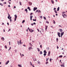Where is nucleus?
I'll return each mask as SVG.
<instances>
[{
	"label": "nucleus",
	"instance_id": "32",
	"mask_svg": "<svg viewBox=\"0 0 67 67\" xmlns=\"http://www.w3.org/2000/svg\"><path fill=\"white\" fill-rule=\"evenodd\" d=\"M46 54L47 53H44L43 54V55H44V56H46Z\"/></svg>",
	"mask_w": 67,
	"mask_h": 67
},
{
	"label": "nucleus",
	"instance_id": "7",
	"mask_svg": "<svg viewBox=\"0 0 67 67\" xmlns=\"http://www.w3.org/2000/svg\"><path fill=\"white\" fill-rule=\"evenodd\" d=\"M59 30L60 31V32L61 33H62V32H63V30H62V29H59Z\"/></svg>",
	"mask_w": 67,
	"mask_h": 67
},
{
	"label": "nucleus",
	"instance_id": "25",
	"mask_svg": "<svg viewBox=\"0 0 67 67\" xmlns=\"http://www.w3.org/2000/svg\"><path fill=\"white\" fill-rule=\"evenodd\" d=\"M31 48H32V47H29V51H30V50H31Z\"/></svg>",
	"mask_w": 67,
	"mask_h": 67
},
{
	"label": "nucleus",
	"instance_id": "11",
	"mask_svg": "<svg viewBox=\"0 0 67 67\" xmlns=\"http://www.w3.org/2000/svg\"><path fill=\"white\" fill-rule=\"evenodd\" d=\"M1 39L3 41H4V37H2L1 38Z\"/></svg>",
	"mask_w": 67,
	"mask_h": 67
},
{
	"label": "nucleus",
	"instance_id": "12",
	"mask_svg": "<svg viewBox=\"0 0 67 67\" xmlns=\"http://www.w3.org/2000/svg\"><path fill=\"white\" fill-rule=\"evenodd\" d=\"M51 1L52 3V4H54V1L53 0H51Z\"/></svg>",
	"mask_w": 67,
	"mask_h": 67
},
{
	"label": "nucleus",
	"instance_id": "48",
	"mask_svg": "<svg viewBox=\"0 0 67 67\" xmlns=\"http://www.w3.org/2000/svg\"><path fill=\"white\" fill-rule=\"evenodd\" d=\"M52 59V58H50V62H51V61H52V60L51 59Z\"/></svg>",
	"mask_w": 67,
	"mask_h": 67
},
{
	"label": "nucleus",
	"instance_id": "20",
	"mask_svg": "<svg viewBox=\"0 0 67 67\" xmlns=\"http://www.w3.org/2000/svg\"><path fill=\"white\" fill-rule=\"evenodd\" d=\"M19 42H20V44H21L22 43H23L21 42V40H20Z\"/></svg>",
	"mask_w": 67,
	"mask_h": 67
},
{
	"label": "nucleus",
	"instance_id": "61",
	"mask_svg": "<svg viewBox=\"0 0 67 67\" xmlns=\"http://www.w3.org/2000/svg\"><path fill=\"white\" fill-rule=\"evenodd\" d=\"M7 24L8 25H9V23H7Z\"/></svg>",
	"mask_w": 67,
	"mask_h": 67
},
{
	"label": "nucleus",
	"instance_id": "21",
	"mask_svg": "<svg viewBox=\"0 0 67 67\" xmlns=\"http://www.w3.org/2000/svg\"><path fill=\"white\" fill-rule=\"evenodd\" d=\"M30 65L32 66V65H33L32 64V62H30Z\"/></svg>",
	"mask_w": 67,
	"mask_h": 67
},
{
	"label": "nucleus",
	"instance_id": "23",
	"mask_svg": "<svg viewBox=\"0 0 67 67\" xmlns=\"http://www.w3.org/2000/svg\"><path fill=\"white\" fill-rule=\"evenodd\" d=\"M25 22V20H24L22 22V23H24Z\"/></svg>",
	"mask_w": 67,
	"mask_h": 67
},
{
	"label": "nucleus",
	"instance_id": "6",
	"mask_svg": "<svg viewBox=\"0 0 67 67\" xmlns=\"http://www.w3.org/2000/svg\"><path fill=\"white\" fill-rule=\"evenodd\" d=\"M50 54H51V52L49 51L48 53V56H50Z\"/></svg>",
	"mask_w": 67,
	"mask_h": 67
},
{
	"label": "nucleus",
	"instance_id": "1",
	"mask_svg": "<svg viewBox=\"0 0 67 67\" xmlns=\"http://www.w3.org/2000/svg\"><path fill=\"white\" fill-rule=\"evenodd\" d=\"M60 32H58V35L59 36V37H60Z\"/></svg>",
	"mask_w": 67,
	"mask_h": 67
},
{
	"label": "nucleus",
	"instance_id": "9",
	"mask_svg": "<svg viewBox=\"0 0 67 67\" xmlns=\"http://www.w3.org/2000/svg\"><path fill=\"white\" fill-rule=\"evenodd\" d=\"M10 15L9 14L8 16V19H10Z\"/></svg>",
	"mask_w": 67,
	"mask_h": 67
},
{
	"label": "nucleus",
	"instance_id": "22",
	"mask_svg": "<svg viewBox=\"0 0 67 67\" xmlns=\"http://www.w3.org/2000/svg\"><path fill=\"white\" fill-rule=\"evenodd\" d=\"M37 48V50H38V52H40V49L39 48Z\"/></svg>",
	"mask_w": 67,
	"mask_h": 67
},
{
	"label": "nucleus",
	"instance_id": "17",
	"mask_svg": "<svg viewBox=\"0 0 67 67\" xmlns=\"http://www.w3.org/2000/svg\"><path fill=\"white\" fill-rule=\"evenodd\" d=\"M61 67H65V66H64V65H61Z\"/></svg>",
	"mask_w": 67,
	"mask_h": 67
},
{
	"label": "nucleus",
	"instance_id": "41",
	"mask_svg": "<svg viewBox=\"0 0 67 67\" xmlns=\"http://www.w3.org/2000/svg\"><path fill=\"white\" fill-rule=\"evenodd\" d=\"M38 10H37L36 12H36H38Z\"/></svg>",
	"mask_w": 67,
	"mask_h": 67
},
{
	"label": "nucleus",
	"instance_id": "39",
	"mask_svg": "<svg viewBox=\"0 0 67 67\" xmlns=\"http://www.w3.org/2000/svg\"><path fill=\"white\" fill-rule=\"evenodd\" d=\"M38 12H40V13H41V11L40 10H39L38 11Z\"/></svg>",
	"mask_w": 67,
	"mask_h": 67
},
{
	"label": "nucleus",
	"instance_id": "63",
	"mask_svg": "<svg viewBox=\"0 0 67 67\" xmlns=\"http://www.w3.org/2000/svg\"><path fill=\"white\" fill-rule=\"evenodd\" d=\"M12 17H10V19H11V18H12Z\"/></svg>",
	"mask_w": 67,
	"mask_h": 67
},
{
	"label": "nucleus",
	"instance_id": "44",
	"mask_svg": "<svg viewBox=\"0 0 67 67\" xmlns=\"http://www.w3.org/2000/svg\"><path fill=\"white\" fill-rule=\"evenodd\" d=\"M34 61H36L37 60L36 59H35V60H34V59H33Z\"/></svg>",
	"mask_w": 67,
	"mask_h": 67
},
{
	"label": "nucleus",
	"instance_id": "29",
	"mask_svg": "<svg viewBox=\"0 0 67 67\" xmlns=\"http://www.w3.org/2000/svg\"><path fill=\"white\" fill-rule=\"evenodd\" d=\"M59 57H63V55H60Z\"/></svg>",
	"mask_w": 67,
	"mask_h": 67
},
{
	"label": "nucleus",
	"instance_id": "15",
	"mask_svg": "<svg viewBox=\"0 0 67 67\" xmlns=\"http://www.w3.org/2000/svg\"><path fill=\"white\" fill-rule=\"evenodd\" d=\"M44 53H47V52H46V50H45L44 51Z\"/></svg>",
	"mask_w": 67,
	"mask_h": 67
},
{
	"label": "nucleus",
	"instance_id": "35",
	"mask_svg": "<svg viewBox=\"0 0 67 67\" xmlns=\"http://www.w3.org/2000/svg\"><path fill=\"white\" fill-rule=\"evenodd\" d=\"M44 19L45 20H46V17H44Z\"/></svg>",
	"mask_w": 67,
	"mask_h": 67
},
{
	"label": "nucleus",
	"instance_id": "45",
	"mask_svg": "<svg viewBox=\"0 0 67 67\" xmlns=\"http://www.w3.org/2000/svg\"><path fill=\"white\" fill-rule=\"evenodd\" d=\"M56 8H54V10H56Z\"/></svg>",
	"mask_w": 67,
	"mask_h": 67
},
{
	"label": "nucleus",
	"instance_id": "52",
	"mask_svg": "<svg viewBox=\"0 0 67 67\" xmlns=\"http://www.w3.org/2000/svg\"><path fill=\"white\" fill-rule=\"evenodd\" d=\"M9 2V4H11V2Z\"/></svg>",
	"mask_w": 67,
	"mask_h": 67
},
{
	"label": "nucleus",
	"instance_id": "28",
	"mask_svg": "<svg viewBox=\"0 0 67 67\" xmlns=\"http://www.w3.org/2000/svg\"><path fill=\"white\" fill-rule=\"evenodd\" d=\"M46 62H47L48 61V59H48V58H46Z\"/></svg>",
	"mask_w": 67,
	"mask_h": 67
},
{
	"label": "nucleus",
	"instance_id": "3",
	"mask_svg": "<svg viewBox=\"0 0 67 67\" xmlns=\"http://www.w3.org/2000/svg\"><path fill=\"white\" fill-rule=\"evenodd\" d=\"M37 9V7H34V11H35Z\"/></svg>",
	"mask_w": 67,
	"mask_h": 67
},
{
	"label": "nucleus",
	"instance_id": "4",
	"mask_svg": "<svg viewBox=\"0 0 67 67\" xmlns=\"http://www.w3.org/2000/svg\"><path fill=\"white\" fill-rule=\"evenodd\" d=\"M29 4L30 5H31L32 4V3L30 2H29Z\"/></svg>",
	"mask_w": 67,
	"mask_h": 67
},
{
	"label": "nucleus",
	"instance_id": "18",
	"mask_svg": "<svg viewBox=\"0 0 67 67\" xmlns=\"http://www.w3.org/2000/svg\"><path fill=\"white\" fill-rule=\"evenodd\" d=\"M14 16H15V18H17V15H14Z\"/></svg>",
	"mask_w": 67,
	"mask_h": 67
},
{
	"label": "nucleus",
	"instance_id": "60",
	"mask_svg": "<svg viewBox=\"0 0 67 67\" xmlns=\"http://www.w3.org/2000/svg\"><path fill=\"white\" fill-rule=\"evenodd\" d=\"M40 18H41V19H42V16H40Z\"/></svg>",
	"mask_w": 67,
	"mask_h": 67
},
{
	"label": "nucleus",
	"instance_id": "54",
	"mask_svg": "<svg viewBox=\"0 0 67 67\" xmlns=\"http://www.w3.org/2000/svg\"><path fill=\"white\" fill-rule=\"evenodd\" d=\"M46 23H47L48 24H49V22H48V21L46 22Z\"/></svg>",
	"mask_w": 67,
	"mask_h": 67
},
{
	"label": "nucleus",
	"instance_id": "37",
	"mask_svg": "<svg viewBox=\"0 0 67 67\" xmlns=\"http://www.w3.org/2000/svg\"><path fill=\"white\" fill-rule=\"evenodd\" d=\"M30 8L29 7H28L27 8V9H30Z\"/></svg>",
	"mask_w": 67,
	"mask_h": 67
},
{
	"label": "nucleus",
	"instance_id": "40",
	"mask_svg": "<svg viewBox=\"0 0 67 67\" xmlns=\"http://www.w3.org/2000/svg\"><path fill=\"white\" fill-rule=\"evenodd\" d=\"M28 30H29V31H30V30L31 29H30V28H29V27H28Z\"/></svg>",
	"mask_w": 67,
	"mask_h": 67
},
{
	"label": "nucleus",
	"instance_id": "50",
	"mask_svg": "<svg viewBox=\"0 0 67 67\" xmlns=\"http://www.w3.org/2000/svg\"><path fill=\"white\" fill-rule=\"evenodd\" d=\"M31 25H32V26H33V25H34V24H31Z\"/></svg>",
	"mask_w": 67,
	"mask_h": 67
},
{
	"label": "nucleus",
	"instance_id": "49",
	"mask_svg": "<svg viewBox=\"0 0 67 67\" xmlns=\"http://www.w3.org/2000/svg\"><path fill=\"white\" fill-rule=\"evenodd\" d=\"M40 47H41V48H42V45H40Z\"/></svg>",
	"mask_w": 67,
	"mask_h": 67
},
{
	"label": "nucleus",
	"instance_id": "43",
	"mask_svg": "<svg viewBox=\"0 0 67 67\" xmlns=\"http://www.w3.org/2000/svg\"><path fill=\"white\" fill-rule=\"evenodd\" d=\"M16 19L17 18H14V21H16Z\"/></svg>",
	"mask_w": 67,
	"mask_h": 67
},
{
	"label": "nucleus",
	"instance_id": "42",
	"mask_svg": "<svg viewBox=\"0 0 67 67\" xmlns=\"http://www.w3.org/2000/svg\"><path fill=\"white\" fill-rule=\"evenodd\" d=\"M53 22H54V24H55V23H56L55 22V21L54 20H53Z\"/></svg>",
	"mask_w": 67,
	"mask_h": 67
},
{
	"label": "nucleus",
	"instance_id": "58",
	"mask_svg": "<svg viewBox=\"0 0 67 67\" xmlns=\"http://www.w3.org/2000/svg\"><path fill=\"white\" fill-rule=\"evenodd\" d=\"M57 49H58V48H59V47H58V46H57Z\"/></svg>",
	"mask_w": 67,
	"mask_h": 67
},
{
	"label": "nucleus",
	"instance_id": "13",
	"mask_svg": "<svg viewBox=\"0 0 67 67\" xmlns=\"http://www.w3.org/2000/svg\"><path fill=\"white\" fill-rule=\"evenodd\" d=\"M21 65H20V64L18 65V66L19 67H22V66H21Z\"/></svg>",
	"mask_w": 67,
	"mask_h": 67
},
{
	"label": "nucleus",
	"instance_id": "16",
	"mask_svg": "<svg viewBox=\"0 0 67 67\" xmlns=\"http://www.w3.org/2000/svg\"><path fill=\"white\" fill-rule=\"evenodd\" d=\"M43 54V52H42V51H40V54Z\"/></svg>",
	"mask_w": 67,
	"mask_h": 67
},
{
	"label": "nucleus",
	"instance_id": "26",
	"mask_svg": "<svg viewBox=\"0 0 67 67\" xmlns=\"http://www.w3.org/2000/svg\"><path fill=\"white\" fill-rule=\"evenodd\" d=\"M32 20L33 21H36V19H33Z\"/></svg>",
	"mask_w": 67,
	"mask_h": 67
},
{
	"label": "nucleus",
	"instance_id": "53",
	"mask_svg": "<svg viewBox=\"0 0 67 67\" xmlns=\"http://www.w3.org/2000/svg\"><path fill=\"white\" fill-rule=\"evenodd\" d=\"M33 24L35 25L36 24V23H34Z\"/></svg>",
	"mask_w": 67,
	"mask_h": 67
},
{
	"label": "nucleus",
	"instance_id": "57",
	"mask_svg": "<svg viewBox=\"0 0 67 67\" xmlns=\"http://www.w3.org/2000/svg\"><path fill=\"white\" fill-rule=\"evenodd\" d=\"M32 67H35V66H34V65H32Z\"/></svg>",
	"mask_w": 67,
	"mask_h": 67
},
{
	"label": "nucleus",
	"instance_id": "10",
	"mask_svg": "<svg viewBox=\"0 0 67 67\" xmlns=\"http://www.w3.org/2000/svg\"><path fill=\"white\" fill-rule=\"evenodd\" d=\"M48 27V26H46V28H45L46 31V30H47Z\"/></svg>",
	"mask_w": 67,
	"mask_h": 67
},
{
	"label": "nucleus",
	"instance_id": "27",
	"mask_svg": "<svg viewBox=\"0 0 67 67\" xmlns=\"http://www.w3.org/2000/svg\"><path fill=\"white\" fill-rule=\"evenodd\" d=\"M20 5H22V3L21 2H19Z\"/></svg>",
	"mask_w": 67,
	"mask_h": 67
},
{
	"label": "nucleus",
	"instance_id": "5",
	"mask_svg": "<svg viewBox=\"0 0 67 67\" xmlns=\"http://www.w3.org/2000/svg\"><path fill=\"white\" fill-rule=\"evenodd\" d=\"M9 63V60H8L7 62H6L5 65H8V64Z\"/></svg>",
	"mask_w": 67,
	"mask_h": 67
},
{
	"label": "nucleus",
	"instance_id": "62",
	"mask_svg": "<svg viewBox=\"0 0 67 67\" xmlns=\"http://www.w3.org/2000/svg\"><path fill=\"white\" fill-rule=\"evenodd\" d=\"M14 8H16V6H14Z\"/></svg>",
	"mask_w": 67,
	"mask_h": 67
},
{
	"label": "nucleus",
	"instance_id": "14",
	"mask_svg": "<svg viewBox=\"0 0 67 67\" xmlns=\"http://www.w3.org/2000/svg\"><path fill=\"white\" fill-rule=\"evenodd\" d=\"M59 10V7H58L57 9V11H58Z\"/></svg>",
	"mask_w": 67,
	"mask_h": 67
},
{
	"label": "nucleus",
	"instance_id": "19",
	"mask_svg": "<svg viewBox=\"0 0 67 67\" xmlns=\"http://www.w3.org/2000/svg\"><path fill=\"white\" fill-rule=\"evenodd\" d=\"M25 11H26V13H27V9H25Z\"/></svg>",
	"mask_w": 67,
	"mask_h": 67
},
{
	"label": "nucleus",
	"instance_id": "33",
	"mask_svg": "<svg viewBox=\"0 0 67 67\" xmlns=\"http://www.w3.org/2000/svg\"><path fill=\"white\" fill-rule=\"evenodd\" d=\"M0 5H1V6H3V5L2 4L0 3Z\"/></svg>",
	"mask_w": 67,
	"mask_h": 67
},
{
	"label": "nucleus",
	"instance_id": "59",
	"mask_svg": "<svg viewBox=\"0 0 67 67\" xmlns=\"http://www.w3.org/2000/svg\"><path fill=\"white\" fill-rule=\"evenodd\" d=\"M33 45H32V44H30V46H31V47H32V46Z\"/></svg>",
	"mask_w": 67,
	"mask_h": 67
},
{
	"label": "nucleus",
	"instance_id": "34",
	"mask_svg": "<svg viewBox=\"0 0 67 67\" xmlns=\"http://www.w3.org/2000/svg\"><path fill=\"white\" fill-rule=\"evenodd\" d=\"M30 18H33V16H30Z\"/></svg>",
	"mask_w": 67,
	"mask_h": 67
},
{
	"label": "nucleus",
	"instance_id": "36",
	"mask_svg": "<svg viewBox=\"0 0 67 67\" xmlns=\"http://www.w3.org/2000/svg\"><path fill=\"white\" fill-rule=\"evenodd\" d=\"M32 14H33V13H31L30 14V15H32Z\"/></svg>",
	"mask_w": 67,
	"mask_h": 67
},
{
	"label": "nucleus",
	"instance_id": "56",
	"mask_svg": "<svg viewBox=\"0 0 67 67\" xmlns=\"http://www.w3.org/2000/svg\"><path fill=\"white\" fill-rule=\"evenodd\" d=\"M9 19V20H10V22H11V19Z\"/></svg>",
	"mask_w": 67,
	"mask_h": 67
},
{
	"label": "nucleus",
	"instance_id": "24",
	"mask_svg": "<svg viewBox=\"0 0 67 67\" xmlns=\"http://www.w3.org/2000/svg\"><path fill=\"white\" fill-rule=\"evenodd\" d=\"M54 12L55 13H57V11L56 10H54Z\"/></svg>",
	"mask_w": 67,
	"mask_h": 67
},
{
	"label": "nucleus",
	"instance_id": "64",
	"mask_svg": "<svg viewBox=\"0 0 67 67\" xmlns=\"http://www.w3.org/2000/svg\"><path fill=\"white\" fill-rule=\"evenodd\" d=\"M8 7H10V5H9L8 6Z\"/></svg>",
	"mask_w": 67,
	"mask_h": 67
},
{
	"label": "nucleus",
	"instance_id": "30",
	"mask_svg": "<svg viewBox=\"0 0 67 67\" xmlns=\"http://www.w3.org/2000/svg\"><path fill=\"white\" fill-rule=\"evenodd\" d=\"M56 40H57V42H58V38H56Z\"/></svg>",
	"mask_w": 67,
	"mask_h": 67
},
{
	"label": "nucleus",
	"instance_id": "47",
	"mask_svg": "<svg viewBox=\"0 0 67 67\" xmlns=\"http://www.w3.org/2000/svg\"><path fill=\"white\" fill-rule=\"evenodd\" d=\"M11 31V29H10L8 31V32H9V31Z\"/></svg>",
	"mask_w": 67,
	"mask_h": 67
},
{
	"label": "nucleus",
	"instance_id": "31",
	"mask_svg": "<svg viewBox=\"0 0 67 67\" xmlns=\"http://www.w3.org/2000/svg\"><path fill=\"white\" fill-rule=\"evenodd\" d=\"M5 48H6V49H7V45H6L5 46Z\"/></svg>",
	"mask_w": 67,
	"mask_h": 67
},
{
	"label": "nucleus",
	"instance_id": "46",
	"mask_svg": "<svg viewBox=\"0 0 67 67\" xmlns=\"http://www.w3.org/2000/svg\"><path fill=\"white\" fill-rule=\"evenodd\" d=\"M4 4H7V2H5L4 3Z\"/></svg>",
	"mask_w": 67,
	"mask_h": 67
},
{
	"label": "nucleus",
	"instance_id": "8",
	"mask_svg": "<svg viewBox=\"0 0 67 67\" xmlns=\"http://www.w3.org/2000/svg\"><path fill=\"white\" fill-rule=\"evenodd\" d=\"M64 32H62V33H61V35L63 36V35H64Z\"/></svg>",
	"mask_w": 67,
	"mask_h": 67
},
{
	"label": "nucleus",
	"instance_id": "2",
	"mask_svg": "<svg viewBox=\"0 0 67 67\" xmlns=\"http://www.w3.org/2000/svg\"><path fill=\"white\" fill-rule=\"evenodd\" d=\"M34 31V30H32V29H31L30 30V31H29L31 33H32V32H33Z\"/></svg>",
	"mask_w": 67,
	"mask_h": 67
},
{
	"label": "nucleus",
	"instance_id": "38",
	"mask_svg": "<svg viewBox=\"0 0 67 67\" xmlns=\"http://www.w3.org/2000/svg\"><path fill=\"white\" fill-rule=\"evenodd\" d=\"M46 64H48V62H47L46 63Z\"/></svg>",
	"mask_w": 67,
	"mask_h": 67
},
{
	"label": "nucleus",
	"instance_id": "51",
	"mask_svg": "<svg viewBox=\"0 0 67 67\" xmlns=\"http://www.w3.org/2000/svg\"><path fill=\"white\" fill-rule=\"evenodd\" d=\"M11 42H9V45H10V43Z\"/></svg>",
	"mask_w": 67,
	"mask_h": 67
},
{
	"label": "nucleus",
	"instance_id": "55",
	"mask_svg": "<svg viewBox=\"0 0 67 67\" xmlns=\"http://www.w3.org/2000/svg\"><path fill=\"white\" fill-rule=\"evenodd\" d=\"M37 30H38V32H40V30H39V29H37Z\"/></svg>",
	"mask_w": 67,
	"mask_h": 67
}]
</instances>
